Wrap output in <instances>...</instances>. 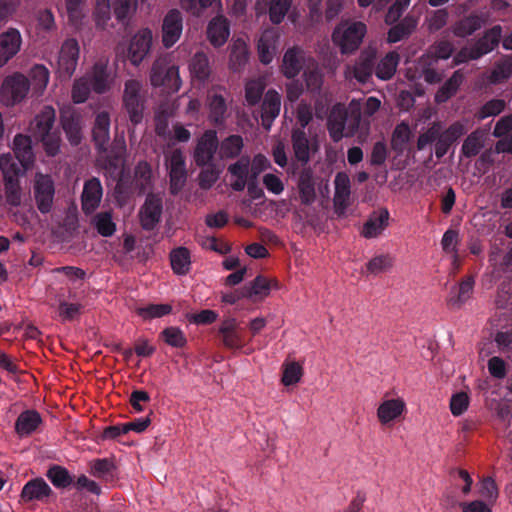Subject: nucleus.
<instances>
[{"instance_id":"obj_10","label":"nucleus","mask_w":512,"mask_h":512,"mask_svg":"<svg viewBox=\"0 0 512 512\" xmlns=\"http://www.w3.org/2000/svg\"><path fill=\"white\" fill-rule=\"evenodd\" d=\"M244 332V328L233 317L224 319L218 329L223 345L231 350H239L244 347Z\"/></svg>"},{"instance_id":"obj_40","label":"nucleus","mask_w":512,"mask_h":512,"mask_svg":"<svg viewBox=\"0 0 512 512\" xmlns=\"http://www.w3.org/2000/svg\"><path fill=\"white\" fill-rule=\"evenodd\" d=\"M484 18L476 13H472L457 21L454 25V34L457 37L465 38L479 30L484 24Z\"/></svg>"},{"instance_id":"obj_3","label":"nucleus","mask_w":512,"mask_h":512,"mask_svg":"<svg viewBox=\"0 0 512 512\" xmlns=\"http://www.w3.org/2000/svg\"><path fill=\"white\" fill-rule=\"evenodd\" d=\"M502 38V27L495 25L486 30L482 37L471 45L463 47L454 57L456 64H461L469 60H477L484 55L492 52L500 43Z\"/></svg>"},{"instance_id":"obj_19","label":"nucleus","mask_w":512,"mask_h":512,"mask_svg":"<svg viewBox=\"0 0 512 512\" xmlns=\"http://www.w3.org/2000/svg\"><path fill=\"white\" fill-rule=\"evenodd\" d=\"M281 109V96L274 90L269 89L265 95L261 105V124L262 127L269 131L274 120L278 117Z\"/></svg>"},{"instance_id":"obj_33","label":"nucleus","mask_w":512,"mask_h":512,"mask_svg":"<svg viewBox=\"0 0 512 512\" xmlns=\"http://www.w3.org/2000/svg\"><path fill=\"white\" fill-rule=\"evenodd\" d=\"M64 4L68 23L79 29L88 14L87 0H65Z\"/></svg>"},{"instance_id":"obj_7","label":"nucleus","mask_w":512,"mask_h":512,"mask_svg":"<svg viewBox=\"0 0 512 512\" xmlns=\"http://www.w3.org/2000/svg\"><path fill=\"white\" fill-rule=\"evenodd\" d=\"M30 90V80L24 74L15 72L7 76L2 83L1 97L6 105L22 102Z\"/></svg>"},{"instance_id":"obj_5","label":"nucleus","mask_w":512,"mask_h":512,"mask_svg":"<svg viewBox=\"0 0 512 512\" xmlns=\"http://www.w3.org/2000/svg\"><path fill=\"white\" fill-rule=\"evenodd\" d=\"M122 101L130 122L134 126L141 123L145 108V96L142 83L139 80L129 79L125 82Z\"/></svg>"},{"instance_id":"obj_26","label":"nucleus","mask_w":512,"mask_h":512,"mask_svg":"<svg viewBox=\"0 0 512 512\" xmlns=\"http://www.w3.org/2000/svg\"><path fill=\"white\" fill-rule=\"evenodd\" d=\"M60 120L62 128L65 131L70 143L73 145H78L81 141L79 114L72 107H67L61 110Z\"/></svg>"},{"instance_id":"obj_38","label":"nucleus","mask_w":512,"mask_h":512,"mask_svg":"<svg viewBox=\"0 0 512 512\" xmlns=\"http://www.w3.org/2000/svg\"><path fill=\"white\" fill-rule=\"evenodd\" d=\"M298 189L303 204H311L316 197L313 172L310 168H303L299 174Z\"/></svg>"},{"instance_id":"obj_61","label":"nucleus","mask_w":512,"mask_h":512,"mask_svg":"<svg viewBox=\"0 0 512 512\" xmlns=\"http://www.w3.org/2000/svg\"><path fill=\"white\" fill-rule=\"evenodd\" d=\"M442 131V124L440 122H433L424 133L420 134L417 139V149L423 150L427 145L437 141Z\"/></svg>"},{"instance_id":"obj_32","label":"nucleus","mask_w":512,"mask_h":512,"mask_svg":"<svg viewBox=\"0 0 512 512\" xmlns=\"http://www.w3.org/2000/svg\"><path fill=\"white\" fill-rule=\"evenodd\" d=\"M334 185V204L337 208L346 209L349 205L351 194V183L349 176L344 172H338L334 179Z\"/></svg>"},{"instance_id":"obj_42","label":"nucleus","mask_w":512,"mask_h":512,"mask_svg":"<svg viewBox=\"0 0 512 512\" xmlns=\"http://www.w3.org/2000/svg\"><path fill=\"white\" fill-rule=\"evenodd\" d=\"M170 262L173 272L186 275L191 266L190 251L186 247H177L170 252Z\"/></svg>"},{"instance_id":"obj_14","label":"nucleus","mask_w":512,"mask_h":512,"mask_svg":"<svg viewBox=\"0 0 512 512\" xmlns=\"http://www.w3.org/2000/svg\"><path fill=\"white\" fill-rule=\"evenodd\" d=\"M377 52L367 48L361 51L353 66L348 67L353 77L360 83H366L375 72Z\"/></svg>"},{"instance_id":"obj_6","label":"nucleus","mask_w":512,"mask_h":512,"mask_svg":"<svg viewBox=\"0 0 512 512\" xmlns=\"http://www.w3.org/2000/svg\"><path fill=\"white\" fill-rule=\"evenodd\" d=\"M348 113L343 107H334L327 120V129L330 138L337 143L344 137H351L359 127V118L353 119L347 125Z\"/></svg>"},{"instance_id":"obj_13","label":"nucleus","mask_w":512,"mask_h":512,"mask_svg":"<svg viewBox=\"0 0 512 512\" xmlns=\"http://www.w3.org/2000/svg\"><path fill=\"white\" fill-rule=\"evenodd\" d=\"M183 30V17L178 9H171L162 22V43L171 48L179 39Z\"/></svg>"},{"instance_id":"obj_12","label":"nucleus","mask_w":512,"mask_h":512,"mask_svg":"<svg viewBox=\"0 0 512 512\" xmlns=\"http://www.w3.org/2000/svg\"><path fill=\"white\" fill-rule=\"evenodd\" d=\"M153 34L149 28L139 30L131 39L128 48L130 62L138 66L150 52Z\"/></svg>"},{"instance_id":"obj_23","label":"nucleus","mask_w":512,"mask_h":512,"mask_svg":"<svg viewBox=\"0 0 512 512\" xmlns=\"http://www.w3.org/2000/svg\"><path fill=\"white\" fill-rule=\"evenodd\" d=\"M304 63V50L298 46H294L287 49L284 53L281 71L286 78L293 79L300 73Z\"/></svg>"},{"instance_id":"obj_18","label":"nucleus","mask_w":512,"mask_h":512,"mask_svg":"<svg viewBox=\"0 0 512 512\" xmlns=\"http://www.w3.org/2000/svg\"><path fill=\"white\" fill-rule=\"evenodd\" d=\"M22 37L18 29L8 28L0 33V67L6 65L20 51Z\"/></svg>"},{"instance_id":"obj_4","label":"nucleus","mask_w":512,"mask_h":512,"mask_svg":"<svg viewBox=\"0 0 512 512\" xmlns=\"http://www.w3.org/2000/svg\"><path fill=\"white\" fill-rule=\"evenodd\" d=\"M150 82L154 87H165L177 92L182 84L179 68L168 55L158 57L151 68Z\"/></svg>"},{"instance_id":"obj_57","label":"nucleus","mask_w":512,"mask_h":512,"mask_svg":"<svg viewBox=\"0 0 512 512\" xmlns=\"http://www.w3.org/2000/svg\"><path fill=\"white\" fill-rule=\"evenodd\" d=\"M303 375V368L297 362L283 364L282 383L285 386H291L298 383Z\"/></svg>"},{"instance_id":"obj_47","label":"nucleus","mask_w":512,"mask_h":512,"mask_svg":"<svg viewBox=\"0 0 512 512\" xmlns=\"http://www.w3.org/2000/svg\"><path fill=\"white\" fill-rule=\"evenodd\" d=\"M46 477L58 489H64L73 483V477L69 471L60 465H52L46 472Z\"/></svg>"},{"instance_id":"obj_9","label":"nucleus","mask_w":512,"mask_h":512,"mask_svg":"<svg viewBox=\"0 0 512 512\" xmlns=\"http://www.w3.org/2000/svg\"><path fill=\"white\" fill-rule=\"evenodd\" d=\"M163 212L162 197L148 193L144 204L139 210L140 225L145 231H152L160 223Z\"/></svg>"},{"instance_id":"obj_62","label":"nucleus","mask_w":512,"mask_h":512,"mask_svg":"<svg viewBox=\"0 0 512 512\" xmlns=\"http://www.w3.org/2000/svg\"><path fill=\"white\" fill-rule=\"evenodd\" d=\"M512 75V58H506L496 63L491 72V82L499 83Z\"/></svg>"},{"instance_id":"obj_25","label":"nucleus","mask_w":512,"mask_h":512,"mask_svg":"<svg viewBox=\"0 0 512 512\" xmlns=\"http://www.w3.org/2000/svg\"><path fill=\"white\" fill-rule=\"evenodd\" d=\"M13 152L23 170L28 169L35 159L31 137L21 133L16 134L13 139Z\"/></svg>"},{"instance_id":"obj_58","label":"nucleus","mask_w":512,"mask_h":512,"mask_svg":"<svg viewBox=\"0 0 512 512\" xmlns=\"http://www.w3.org/2000/svg\"><path fill=\"white\" fill-rule=\"evenodd\" d=\"M292 0H272L269 7V18L273 24H280L288 10Z\"/></svg>"},{"instance_id":"obj_35","label":"nucleus","mask_w":512,"mask_h":512,"mask_svg":"<svg viewBox=\"0 0 512 512\" xmlns=\"http://www.w3.org/2000/svg\"><path fill=\"white\" fill-rule=\"evenodd\" d=\"M115 472L116 466L109 458H97L89 463L90 475L105 482L113 481Z\"/></svg>"},{"instance_id":"obj_8","label":"nucleus","mask_w":512,"mask_h":512,"mask_svg":"<svg viewBox=\"0 0 512 512\" xmlns=\"http://www.w3.org/2000/svg\"><path fill=\"white\" fill-rule=\"evenodd\" d=\"M126 146L124 142L114 143L106 152H98V162L105 174L113 180H120L123 174V163Z\"/></svg>"},{"instance_id":"obj_45","label":"nucleus","mask_w":512,"mask_h":512,"mask_svg":"<svg viewBox=\"0 0 512 512\" xmlns=\"http://www.w3.org/2000/svg\"><path fill=\"white\" fill-rule=\"evenodd\" d=\"M454 51L453 45L449 41H440L432 49L421 57L422 63L436 65L440 59H448Z\"/></svg>"},{"instance_id":"obj_60","label":"nucleus","mask_w":512,"mask_h":512,"mask_svg":"<svg viewBox=\"0 0 512 512\" xmlns=\"http://www.w3.org/2000/svg\"><path fill=\"white\" fill-rule=\"evenodd\" d=\"M92 85L88 78H80L75 81L72 87V100L74 103H84L91 92Z\"/></svg>"},{"instance_id":"obj_36","label":"nucleus","mask_w":512,"mask_h":512,"mask_svg":"<svg viewBox=\"0 0 512 512\" xmlns=\"http://www.w3.org/2000/svg\"><path fill=\"white\" fill-rule=\"evenodd\" d=\"M109 77L107 62L103 60L97 61L93 66L89 79L92 89L99 94L106 92L109 89Z\"/></svg>"},{"instance_id":"obj_15","label":"nucleus","mask_w":512,"mask_h":512,"mask_svg":"<svg viewBox=\"0 0 512 512\" xmlns=\"http://www.w3.org/2000/svg\"><path fill=\"white\" fill-rule=\"evenodd\" d=\"M55 194L54 183L50 176L40 174L34 184V196L41 213L50 212Z\"/></svg>"},{"instance_id":"obj_43","label":"nucleus","mask_w":512,"mask_h":512,"mask_svg":"<svg viewBox=\"0 0 512 512\" xmlns=\"http://www.w3.org/2000/svg\"><path fill=\"white\" fill-rule=\"evenodd\" d=\"M400 57L396 52L387 53L377 64L375 65V75L381 80L391 79L397 69Z\"/></svg>"},{"instance_id":"obj_1","label":"nucleus","mask_w":512,"mask_h":512,"mask_svg":"<svg viewBox=\"0 0 512 512\" xmlns=\"http://www.w3.org/2000/svg\"><path fill=\"white\" fill-rule=\"evenodd\" d=\"M56 119V112L50 105H46L34 117L30 123L33 136L42 142L45 152L49 156H55L60 148V136L52 131Z\"/></svg>"},{"instance_id":"obj_16","label":"nucleus","mask_w":512,"mask_h":512,"mask_svg":"<svg viewBox=\"0 0 512 512\" xmlns=\"http://www.w3.org/2000/svg\"><path fill=\"white\" fill-rule=\"evenodd\" d=\"M218 138L214 130H207L199 138L195 151L194 160L197 166H206L214 158V154L218 148Z\"/></svg>"},{"instance_id":"obj_39","label":"nucleus","mask_w":512,"mask_h":512,"mask_svg":"<svg viewBox=\"0 0 512 512\" xmlns=\"http://www.w3.org/2000/svg\"><path fill=\"white\" fill-rule=\"evenodd\" d=\"M277 37L272 31H265L258 40L257 50L262 64H270L276 50Z\"/></svg>"},{"instance_id":"obj_20","label":"nucleus","mask_w":512,"mask_h":512,"mask_svg":"<svg viewBox=\"0 0 512 512\" xmlns=\"http://www.w3.org/2000/svg\"><path fill=\"white\" fill-rule=\"evenodd\" d=\"M102 194L103 189L98 178L93 177L85 182L81 196V206L86 215H91L99 207Z\"/></svg>"},{"instance_id":"obj_51","label":"nucleus","mask_w":512,"mask_h":512,"mask_svg":"<svg viewBox=\"0 0 512 512\" xmlns=\"http://www.w3.org/2000/svg\"><path fill=\"white\" fill-rule=\"evenodd\" d=\"M159 338L173 348H183L187 344V338L184 332L179 327L175 326L165 328L159 334Z\"/></svg>"},{"instance_id":"obj_2","label":"nucleus","mask_w":512,"mask_h":512,"mask_svg":"<svg viewBox=\"0 0 512 512\" xmlns=\"http://www.w3.org/2000/svg\"><path fill=\"white\" fill-rule=\"evenodd\" d=\"M366 32V25L362 22H341L332 33V41L341 54H352L360 47Z\"/></svg>"},{"instance_id":"obj_34","label":"nucleus","mask_w":512,"mask_h":512,"mask_svg":"<svg viewBox=\"0 0 512 512\" xmlns=\"http://www.w3.org/2000/svg\"><path fill=\"white\" fill-rule=\"evenodd\" d=\"M405 403L401 399H389L383 401L378 409L377 416L382 424H387L397 419L404 411Z\"/></svg>"},{"instance_id":"obj_31","label":"nucleus","mask_w":512,"mask_h":512,"mask_svg":"<svg viewBox=\"0 0 512 512\" xmlns=\"http://www.w3.org/2000/svg\"><path fill=\"white\" fill-rule=\"evenodd\" d=\"M474 278L468 276L463 279L458 288H454L450 292L447 300L448 305L453 309H459L471 297L474 288Z\"/></svg>"},{"instance_id":"obj_49","label":"nucleus","mask_w":512,"mask_h":512,"mask_svg":"<svg viewBox=\"0 0 512 512\" xmlns=\"http://www.w3.org/2000/svg\"><path fill=\"white\" fill-rule=\"evenodd\" d=\"M483 146V133L476 130L470 133L464 140L461 153L466 158H473L479 154Z\"/></svg>"},{"instance_id":"obj_55","label":"nucleus","mask_w":512,"mask_h":512,"mask_svg":"<svg viewBox=\"0 0 512 512\" xmlns=\"http://www.w3.org/2000/svg\"><path fill=\"white\" fill-rule=\"evenodd\" d=\"M243 148V139L240 135H230L221 144V153L226 158L237 157Z\"/></svg>"},{"instance_id":"obj_59","label":"nucleus","mask_w":512,"mask_h":512,"mask_svg":"<svg viewBox=\"0 0 512 512\" xmlns=\"http://www.w3.org/2000/svg\"><path fill=\"white\" fill-rule=\"evenodd\" d=\"M136 6L137 0H115L114 14L118 22L125 24Z\"/></svg>"},{"instance_id":"obj_54","label":"nucleus","mask_w":512,"mask_h":512,"mask_svg":"<svg viewBox=\"0 0 512 512\" xmlns=\"http://www.w3.org/2000/svg\"><path fill=\"white\" fill-rule=\"evenodd\" d=\"M411 138V130L406 122L399 123L392 134L391 145L396 151H401Z\"/></svg>"},{"instance_id":"obj_17","label":"nucleus","mask_w":512,"mask_h":512,"mask_svg":"<svg viewBox=\"0 0 512 512\" xmlns=\"http://www.w3.org/2000/svg\"><path fill=\"white\" fill-rule=\"evenodd\" d=\"M53 494L54 492L47 482L41 477H36L25 483L20 493V501L23 503L33 501L46 503Z\"/></svg>"},{"instance_id":"obj_63","label":"nucleus","mask_w":512,"mask_h":512,"mask_svg":"<svg viewBox=\"0 0 512 512\" xmlns=\"http://www.w3.org/2000/svg\"><path fill=\"white\" fill-rule=\"evenodd\" d=\"M4 186L7 202L12 206L20 205L21 187L19 179H5Z\"/></svg>"},{"instance_id":"obj_29","label":"nucleus","mask_w":512,"mask_h":512,"mask_svg":"<svg viewBox=\"0 0 512 512\" xmlns=\"http://www.w3.org/2000/svg\"><path fill=\"white\" fill-rule=\"evenodd\" d=\"M229 34V23L225 17L216 16L209 22L207 36L213 46H222L227 41Z\"/></svg>"},{"instance_id":"obj_46","label":"nucleus","mask_w":512,"mask_h":512,"mask_svg":"<svg viewBox=\"0 0 512 512\" xmlns=\"http://www.w3.org/2000/svg\"><path fill=\"white\" fill-rule=\"evenodd\" d=\"M134 178L139 193L143 194L152 187V168L146 161L137 163L134 169Z\"/></svg>"},{"instance_id":"obj_64","label":"nucleus","mask_w":512,"mask_h":512,"mask_svg":"<svg viewBox=\"0 0 512 512\" xmlns=\"http://www.w3.org/2000/svg\"><path fill=\"white\" fill-rule=\"evenodd\" d=\"M479 493L489 505H493L499 495L497 485L491 477L483 479Z\"/></svg>"},{"instance_id":"obj_22","label":"nucleus","mask_w":512,"mask_h":512,"mask_svg":"<svg viewBox=\"0 0 512 512\" xmlns=\"http://www.w3.org/2000/svg\"><path fill=\"white\" fill-rule=\"evenodd\" d=\"M92 139L98 152H106L110 141V115L106 111L99 112L94 120Z\"/></svg>"},{"instance_id":"obj_41","label":"nucleus","mask_w":512,"mask_h":512,"mask_svg":"<svg viewBox=\"0 0 512 512\" xmlns=\"http://www.w3.org/2000/svg\"><path fill=\"white\" fill-rule=\"evenodd\" d=\"M292 146L297 161L306 165L310 160L309 139L302 129L292 131Z\"/></svg>"},{"instance_id":"obj_56","label":"nucleus","mask_w":512,"mask_h":512,"mask_svg":"<svg viewBox=\"0 0 512 512\" xmlns=\"http://www.w3.org/2000/svg\"><path fill=\"white\" fill-rule=\"evenodd\" d=\"M265 90L264 83L259 79L250 80L245 86V99L250 106L258 104Z\"/></svg>"},{"instance_id":"obj_37","label":"nucleus","mask_w":512,"mask_h":512,"mask_svg":"<svg viewBox=\"0 0 512 512\" xmlns=\"http://www.w3.org/2000/svg\"><path fill=\"white\" fill-rule=\"evenodd\" d=\"M463 80L464 74L460 70L455 71L452 76L438 89L435 94V101L439 104L447 102L457 93L459 87L463 83Z\"/></svg>"},{"instance_id":"obj_48","label":"nucleus","mask_w":512,"mask_h":512,"mask_svg":"<svg viewBox=\"0 0 512 512\" xmlns=\"http://www.w3.org/2000/svg\"><path fill=\"white\" fill-rule=\"evenodd\" d=\"M92 224L103 237H111L116 231V224L113 222L111 211L97 213L92 219Z\"/></svg>"},{"instance_id":"obj_44","label":"nucleus","mask_w":512,"mask_h":512,"mask_svg":"<svg viewBox=\"0 0 512 512\" xmlns=\"http://www.w3.org/2000/svg\"><path fill=\"white\" fill-rule=\"evenodd\" d=\"M190 71L194 79L199 82H205L208 80L211 69L209 65V59L204 52H197L191 59Z\"/></svg>"},{"instance_id":"obj_21","label":"nucleus","mask_w":512,"mask_h":512,"mask_svg":"<svg viewBox=\"0 0 512 512\" xmlns=\"http://www.w3.org/2000/svg\"><path fill=\"white\" fill-rule=\"evenodd\" d=\"M466 133L465 126L457 121L452 123L446 130L440 132L435 143V155L438 159L444 157L449 148Z\"/></svg>"},{"instance_id":"obj_11","label":"nucleus","mask_w":512,"mask_h":512,"mask_svg":"<svg viewBox=\"0 0 512 512\" xmlns=\"http://www.w3.org/2000/svg\"><path fill=\"white\" fill-rule=\"evenodd\" d=\"M80 48L76 39L69 38L61 46L58 69L63 77L70 78L76 70Z\"/></svg>"},{"instance_id":"obj_27","label":"nucleus","mask_w":512,"mask_h":512,"mask_svg":"<svg viewBox=\"0 0 512 512\" xmlns=\"http://www.w3.org/2000/svg\"><path fill=\"white\" fill-rule=\"evenodd\" d=\"M209 120L216 126L223 125L227 115V103L225 97L216 90L209 92L207 96Z\"/></svg>"},{"instance_id":"obj_28","label":"nucleus","mask_w":512,"mask_h":512,"mask_svg":"<svg viewBox=\"0 0 512 512\" xmlns=\"http://www.w3.org/2000/svg\"><path fill=\"white\" fill-rule=\"evenodd\" d=\"M42 424V418L36 410H25L19 414L15 422V432L20 437H26L37 431Z\"/></svg>"},{"instance_id":"obj_52","label":"nucleus","mask_w":512,"mask_h":512,"mask_svg":"<svg viewBox=\"0 0 512 512\" xmlns=\"http://www.w3.org/2000/svg\"><path fill=\"white\" fill-rule=\"evenodd\" d=\"M270 288V281L259 275L250 282L249 285L244 286V295H246L247 298L252 296L265 297L270 293Z\"/></svg>"},{"instance_id":"obj_30","label":"nucleus","mask_w":512,"mask_h":512,"mask_svg":"<svg viewBox=\"0 0 512 512\" xmlns=\"http://www.w3.org/2000/svg\"><path fill=\"white\" fill-rule=\"evenodd\" d=\"M418 25V19L408 14L388 31V42L396 43L410 36Z\"/></svg>"},{"instance_id":"obj_53","label":"nucleus","mask_w":512,"mask_h":512,"mask_svg":"<svg viewBox=\"0 0 512 512\" xmlns=\"http://www.w3.org/2000/svg\"><path fill=\"white\" fill-rule=\"evenodd\" d=\"M0 170L3 179H18L21 173V167L15 161L11 153H4L0 156Z\"/></svg>"},{"instance_id":"obj_24","label":"nucleus","mask_w":512,"mask_h":512,"mask_svg":"<svg viewBox=\"0 0 512 512\" xmlns=\"http://www.w3.org/2000/svg\"><path fill=\"white\" fill-rule=\"evenodd\" d=\"M390 219L389 211L386 208L373 211L362 228V236L371 239L378 237L388 226Z\"/></svg>"},{"instance_id":"obj_50","label":"nucleus","mask_w":512,"mask_h":512,"mask_svg":"<svg viewBox=\"0 0 512 512\" xmlns=\"http://www.w3.org/2000/svg\"><path fill=\"white\" fill-rule=\"evenodd\" d=\"M171 312L172 306L170 304H148L146 306L136 308L137 315L145 321L161 318Z\"/></svg>"}]
</instances>
